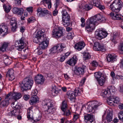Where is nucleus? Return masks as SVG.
<instances>
[{
  "mask_svg": "<svg viewBox=\"0 0 123 123\" xmlns=\"http://www.w3.org/2000/svg\"><path fill=\"white\" fill-rule=\"evenodd\" d=\"M68 98H69L71 100H72L73 99L75 98V96L74 94V92L72 91H68L67 93Z\"/></svg>",
  "mask_w": 123,
  "mask_h": 123,
  "instance_id": "nucleus-33",
  "label": "nucleus"
},
{
  "mask_svg": "<svg viewBox=\"0 0 123 123\" xmlns=\"http://www.w3.org/2000/svg\"><path fill=\"white\" fill-rule=\"evenodd\" d=\"M115 88L114 86H111L108 89L109 92H110V93L111 92H114L115 91V90L114 89Z\"/></svg>",
  "mask_w": 123,
  "mask_h": 123,
  "instance_id": "nucleus-56",
  "label": "nucleus"
},
{
  "mask_svg": "<svg viewBox=\"0 0 123 123\" xmlns=\"http://www.w3.org/2000/svg\"><path fill=\"white\" fill-rule=\"evenodd\" d=\"M18 13L17 14L18 15H20L22 14L24 12V10L23 8H18Z\"/></svg>",
  "mask_w": 123,
  "mask_h": 123,
  "instance_id": "nucleus-50",
  "label": "nucleus"
},
{
  "mask_svg": "<svg viewBox=\"0 0 123 123\" xmlns=\"http://www.w3.org/2000/svg\"><path fill=\"white\" fill-rule=\"evenodd\" d=\"M110 92H109L108 89L105 90H103L101 93V95L103 97H107L108 98L109 96H111L110 95Z\"/></svg>",
  "mask_w": 123,
  "mask_h": 123,
  "instance_id": "nucleus-27",
  "label": "nucleus"
},
{
  "mask_svg": "<svg viewBox=\"0 0 123 123\" xmlns=\"http://www.w3.org/2000/svg\"><path fill=\"white\" fill-rule=\"evenodd\" d=\"M117 36V33L116 32H114L113 35V36L112 37V38H111L112 40V41L113 42H114V41L116 40V39Z\"/></svg>",
  "mask_w": 123,
  "mask_h": 123,
  "instance_id": "nucleus-52",
  "label": "nucleus"
},
{
  "mask_svg": "<svg viewBox=\"0 0 123 123\" xmlns=\"http://www.w3.org/2000/svg\"><path fill=\"white\" fill-rule=\"evenodd\" d=\"M25 43L24 39L21 38L18 41H16L15 43V45L16 48V49L19 51H21L24 47Z\"/></svg>",
  "mask_w": 123,
  "mask_h": 123,
  "instance_id": "nucleus-13",
  "label": "nucleus"
},
{
  "mask_svg": "<svg viewBox=\"0 0 123 123\" xmlns=\"http://www.w3.org/2000/svg\"><path fill=\"white\" fill-rule=\"evenodd\" d=\"M79 117V115L78 114H74V115L73 119L74 121L76 120Z\"/></svg>",
  "mask_w": 123,
  "mask_h": 123,
  "instance_id": "nucleus-55",
  "label": "nucleus"
},
{
  "mask_svg": "<svg viewBox=\"0 0 123 123\" xmlns=\"http://www.w3.org/2000/svg\"><path fill=\"white\" fill-rule=\"evenodd\" d=\"M62 15V21L63 25L65 26L70 24L69 15L68 13L66 10H63L61 12Z\"/></svg>",
  "mask_w": 123,
  "mask_h": 123,
  "instance_id": "nucleus-6",
  "label": "nucleus"
},
{
  "mask_svg": "<svg viewBox=\"0 0 123 123\" xmlns=\"http://www.w3.org/2000/svg\"><path fill=\"white\" fill-rule=\"evenodd\" d=\"M8 43L7 42H4L1 47H0V50L2 52H5L8 46Z\"/></svg>",
  "mask_w": 123,
  "mask_h": 123,
  "instance_id": "nucleus-34",
  "label": "nucleus"
},
{
  "mask_svg": "<svg viewBox=\"0 0 123 123\" xmlns=\"http://www.w3.org/2000/svg\"><path fill=\"white\" fill-rule=\"evenodd\" d=\"M96 25L93 22H91V20L89 19L87 21V23L85 26L86 31L88 33H91L95 29Z\"/></svg>",
  "mask_w": 123,
  "mask_h": 123,
  "instance_id": "nucleus-10",
  "label": "nucleus"
},
{
  "mask_svg": "<svg viewBox=\"0 0 123 123\" xmlns=\"http://www.w3.org/2000/svg\"><path fill=\"white\" fill-rule=\"evenodd\" d=\"M6 77L8 78L9 80H12L15 78L14 75V71L12 69L9 70L6 74Z\"/></svg>",
  "mask_w": 123,
  "mask_h": 123,
  "instance_id": "nucleus-18",
  "label": "nucleus"
},
{
  "mask_svg": "<svg viewBox=\"0 0 123 123\" xmlns=\"http://www.w3.org/2000/svg\"><path fill=\"white\" fill-rule=\"evenodd\" d=\"M34 81L31 76L25 78L21 84L20 87L22 91H26L30 89L33 85Z\"/></svg>",
  "mask_w": 123,
  "mask_h": 123,
  "instance_id": "nucleus-3",
  "label": "nucleus"
},
{
  "mask_svg": "<svg viewBox=\"0 0 123 123\" xmlns=\"http://www.w3.org/2000/svg\"><path fill=\"white\" fill-rule=\"evenodd\" d=\"M64 112V115L66 116H68L71 114V113L69 110L66 109Z\"/></svg>",
  "mask_w": 123,
  "mask_h": 123,
  "instance_id": "nucleus-48",
  "label": "nucleus"
},
{
  "mask_svg": "<svg viewBox=\"0 0 123 123\" xmlns=\"http://www.w3.org/2000/svg\"><path fill=\"white\" fill-rule=\"evenodd\" d=\"M86 68V66H83L82 67H76L75 68L74 72L77 75L82 74L85 72V69Z\"/></svg>",
  "mask_w": 123,
  "mask_h": 123,
  "instance_id": "nucleus-14",
  "label": "nucleus"
},
{
  "mask_svg": "<svg viewBox=\"0 0 123 123\" xmlns=\"http://www.w3.org/2000/svg\"><path fill=\"white\" fill-rule=\"evenodd\" d=\"M55 104L54 101H50V99H46L44 100L43 103V107L47 109V110L45 111V113L48 114L53 113L54 112V109L53 106Z\"/></svg>",
  "mask_w": 123,
  "mask_h": 123,
  "instance_id": "nucleus-4",
  "label": "nucleus"
},
{
  "mask_svg": "<svg viewBox=\"0 0 123 123\" xmlns=\"http://www.w3.org/2000/svg\"><path fill=\"white\" fill-rule=\"evenodd\" d=\"M9 104V100H8L7 98H5L0 103V107L2 108L6 107L8 106Z\"/></svg>",
  "mask_w": 123,
  "mask_h": 123,
  "instance_id": "nucleus-31",
  "label": "nucleus"
},
{
  "mask_svg": "<svg viewBox=\"0 0 123 123\" xmlns=\"http://www.w3.org/2000/svg\"><path fill=\"white\" fill-rule=\"evenodd\" d=\"M114 100L115 104H118L120 102V100L118 97H115L114 96Z\"/></svg>",
  "mask_w": 123,
  "mask_h": 123,
  "instance_id": "nucleus-51",
  "label": "nucleus"
},
{
  "mask_svg": "<svg viewBox=\"0 0 123 123\" xmlns=\"http://www.w3.org/2000/svg\"><path fill=\"white\" fill-rule=\"evenodd\" d=\"M61 92V90L53 88L52 90V94L53 96H56L60 92Z\"/></svg>",
  "mask_w": 123,
  "mask_h": 123,
  "instance_id": "nucleus-36",
  "label": "nucleus"
},
{
  "mask_svg": "<svg viewBox=\"0 0 123 123\" xmlns=\"http://www.w3.org/2000/svg\"><path fill=\"white\" fill-rule=\"evenodd\" d=\"M43 3H45L47 4L49 8H50L51 6V0H43Z\"/></svg>",
  "mask_w": 123,
  "mask_h": 123,
  "instance_id": "nucleus-44",
  "label": "nucleus"
},
{
  "mask_svg": "<svg viewBox=\"0 0 123 123\" xmlns=\"http://www.w3.org/2000/svg\"><path fill=\"white\" fill-rule=\"evenodd\" d=\"M85 45L84 42H79L75 45L74 48L78 50H80L84 48Z\"/></svg>",
  "mask_w": 123,
  "mask_h": 123,
  "instance_id": "nucleus-20",
  "label": "nucleus"
},
{
  "mask_svg": "<svg viewBox=\"0 0 123 123\" xmlns=\"http://www.w3.org/2000/svg\"><path fill=\"white\" fill-rule=\"evenodd\" d=\"M93 49L97 51H104L105 50V48L104 45L97 42L94 43Z\"/></svg>",
  "mask_w": 123,
  "mask_h": 123,
  "instance_id": "nucleus-15",
  "label": "nucleus"
},
{
  "mask_svg": "<svg viewBox=\"0 0 123 123\" xmlns=\"http://www.w3.org/2000/svg\"><path fill=\"white\" fill-rule=\"evenodd\" d=\"M3 7L4 11L6 12L7 13L9 12L11 9V6L7 5L4 4L3 5Z\"/></svg>",
  "mask_w": 123,
  "mask_h": 123,
  "instance_id": "nucleus-39",
  "label": "nucleus"
},
{
  "mask_svg": "<svg viewBox=\"0 0 123 123\" xmlns=\"http://www.w3.org/2000/svg\"><path fill=\"white\" fill-rule=\"evenodd\" d=\"M28 22L30 23L34 22L35 21V18L33 17H31L27 19Z\"/></svg>",
  "mask_w": 123,
  "mask_h": 123,
  "instance_id": "nucleus-47",
  "label": "nucleus"
},
{
  "mask_svg": "<svg viewBox=\"0 0 123 123\" xmlns=\"http://www.w3.org/2000/svg\"><path fill=\"white\" fill-rule=\"evenodd\" d=\"M70 53L69 52H65V53H64L63 54V55L65 58H67L68 55H70Z\"/></svg>",
  "mask_w": 123,
  "mask_h": 123,
  "instance_id": "nucleus-62",
  "label": "nucleus"
},
{
  "mask_svg": "<svg viewBox=\"0 0 123 123\" xmlns=\"http://www.w3.org/2000/svg\"><path fill=\"white\" fill-rule=\"evenodd\" d=\"M34 80L36 83L38 84H43L44 81L43 76L40 74H38L35 77Z\"/></svg>",
  "mask_w": 123,
  "mask_h": 123,
  "instance_id": "nucleus-16",
  "label": "nucleus"
},
{
  "mask_svg": "<svg viewBox=\"0 0 123 123\" xmlns=\"http://www.w3.org/2000/svg\"><path fill=\"white\" fill-rule=\"evenodd\" d=\"M47 76L50 78H53V74L51 73H49L47 74Z\"/></svg>",
  "mask_w": 123,
  "mask_h": 123,
  "instance_id": "nucleus-64",
  "label": "nucleus"
},
{
  "mask_svg": "<svg viewBox=\"0 0 123 123\" xmlns=\"http://www.w3.org/2000/svg\"><path fill=\"white\" fill-rule=\"evenodd\" d=\"M11 25L12 27H11L12 31V32H15L17 28V24L16 21L15 20L13 21L12 20H11L10 21Z\"/></svg>",
  "mask_w": 123,
  "mask_h": 123,
  "instance_id": "nucleus-26",
  "label": "nucleus"
},
{
  "mask_svg": "<svg viewBox=\"0 0 123 123\" xmlns=\"http://www.w3.org/2000/svg\"><path fill=\"white\" fill-rule=\"evenodd\" d=\"M66 45L64 43H60L51 48V50L53 53L61 52L66 49Z\"/></svg>",
  "mask_w": 123,
  "mask_h": 123,
  "instance_id": "nucleus-7",
  "label": "nucleus"
},
{
  "mask_svg": "<svg viewBox=\"0 0 123 123\" xmlns=\"http://www.w3.org/2000/svg\"><path fill=\"white\" fill-rule=\"evenodd\" d=\"M63 28L61 27H59L58 29H54L52 31V36L55 38L59 37L63 35Z\"/></svg>",
  "mask_w": 123,
  "mask_h": 123,
  "instance_id": "nucleus-8",
  "label": "nucleus"
},
{
  "mask_svg": "<svg viewBox=\"0 0 123 123\" xmlns=\"http://www.w3.org/2000/svg\"><path fill=\"white\" fill-rule=\"evenodd\" d=\"M27 118L29 119L32 121L34 118L33 117V111L29 109L27 110Z\"/></svg>",
  "mask_w": 123,
  "mask_h": 123,
  "instance_id": "nucleus-29",
  "label": "nucleus"
},
{
  "mask_svg": "<svg viewBox=\"0 0 123 123\" xmlns=\"http://www.w3.org/2000/svg\"><path fill=\"white\" fill-rule=\"evenodd\" d=\"M6 34L8 33V29L7 26L5 24L2 23L0 25V34L2 33Z\"/></svg>",
  "mask_w": 123,
  "mask_h": 123,
  "instance_id": "nucleus-17",
  "label": "nucleus"
},
{
  "mask_svg": "<svg viewBox=\"0 0 123 123\" xmlns=\"http://www.w3.org/2000/svg\"><path fill=\"white\" fill-rule=\"evenodd\" d=\"M91 20V22H93L95 23V24L97 25L99 22L104 21L105 20V18L101 16L100 15L98 14L95 15L94 17L89 19Z\"/></svg>",
  "mask_w": 123,
  "mask_h": 123,
  "instance_id": "nucleus-11",
  "label": "nucleus"
},
{
  "mask_svg": "<svg viewBox=\"0 0 123 123\" xmlns=\"http://www.w3.org/2000/svg\"><path fill=\"white\" fill-rule=\"evenodd\" d=\"M18 8L15 7L12 9L13 12L15 14H17L18 13Z\"/></svg>",
  "mask_w": 123,
  "mask_h": 123,
  "instance_id": "nucleus-59",
  "label": "nucleus"
},
{
  "mask_svg": "<svg viewBox=\"0 0 123 123\" xmlns=\"http://www.w3.org/2000/svg\"><path fill=\"white\" fill-rule=\"evenodd\" d=\"M77 60L78 59L77 56H74L72 58L70 59L67 61V63L69 65L71 66L74 65L76 64Z\"/></svg>",
  "mask_w": 123,
  "mask_h": 123,
  "instance_id": "nucleus-21",
  "label": "nucleus"
},
{
  "mask_svg": "<svg viewBox=\"0 0 123 123\" xmlns=\"http://www.w3.org/2000/svg\"><path fill=\"white\" fill-rule=\"evenodd\" d=\"M100 104L98 101L91 102L87 107V111L92 114H87L84 116V121L86 123H92L93 121V114L97 109L98 107Z\"/></svg>",
  "mask_w": 123,
  "mask_h": 123,
  "instance_id": "nucleus-1",
  "label": "nucleus"
},
{
  "mask_svg": "<svg viewBox=\"0 0 123 123\" xmlns=\"http://www.w3.org/2000/svg\"><path fill=\"white\" fill-rule=\"evenodd\" d=\"M90 58V55L88 52L85 53L83 55V60H88Z\"/></svg>",
  "mask_w": 123,
  "mask_h": 123,
  "instance_id": "nucleus-43",
  "label": "nucleus"
},
{
  "mask_svg": "<svg viewBox=\"0 0 123 123\" xmlns=\"http://www.w3.org/2000/svg\"><path fill=\"white\" fill-rule=\"evenodd\" d=\"M115 79H118L120 80L123 81V76L116 74L115 75Z\"/></svg>",
  "mask_w": 123,
  "mask_h": 123,
  "instance_id": "nucleus-49",
  "label": "nucleus"
},
{
  "mask_svg": "<svg viewBox=\"0 0 123 123\" xmlns=\"http://www.w3.org/2000/svg\"><path fill=\"white\" fill-rule=\"evenodd\" d=\"M119 49L122 51H123V42L120 43L119 46Z\"/></svg>",
  "mask_w": 123,
  "mask_h": 123,
  "instance_id": "nucleus-61",
  "label": "nucleus"
},
{
  "mask_svg": "<svg viewBox=\"0 0 123 123\" xmlns=\"http://www.w3.org/2000/svg\"><path fill=\"white\" fill-rule=\"evenodd\" d=\"M94 76L97 80L100 78L101 77H104L102 74L101 73L98 72L95 73Z\"/></svg>",
  "mask_w": 123,
  "mask_h": 123,
  "instance_id": "nucleus-41",
  "label": "nucleus"
},
{
  "mask_svg": "<svg viewBox=\"0 0 123 123\" xmlns=\"http://www.w3.org/2000/svg\"><path fill=\"white\" fill-rule=\"evenodd\" d=\"M85 7L86 10H89L92 8L93 5L92 4H87L85 6Z\"/></svg>",
  "mask_w": 123,
  "mask_h": 123,
  "instance_id": "nucleus-45",
  "label": "nucleus"
},
{
  "mask_svg": "<svg viewBox=\"0 0 123 123\" xmlns=\"http://www.w3.org/2000/svg\"><path fill=\"white\" fill-rule=\"evenodd\" d=\"M22 97L21 93L18 92H13L11 96V98L16 100Z\"/></svg>",
  "mask_w": 123,
  "mask_h": 123,
  "instance_id": "nucleus-24",
  "label": "nucleus"
},
{
  "mask_svg": "<svg viewBox=\"0 0 123 123\" xmlns=\"http://www.w3.org/2000/svg\"><path fill=\"white\" fill-rule=\"evenodd\" d=\"M3 56V61L5 64L6 65H10L12 62V58L9 57L6 55H4Z\"/></svg>",
  "mask_w": 123,
  "mask_h": 123,
  "instance_id": "nucleus-22",
  "label": "nucleus"
},
{
  "mask_svg": "<svg viewBox=\"0 0 123 123\" xmlns=\"http://www.w3.org/2000/svg\"><path fill=\"white\" fill-rule=\"evenodd\" d=\"M99 84L102 86L104 84L105 81V79L104 77H101L100 79L97 80Z\"/></svg>",
  "mask_w": 123,
  "mask_h": 123,
  "instance_id": "nucleus-42",
  "label": "nucleus"
},
{
  "mask_svg": "<svg viewBox=\"0 0 123 123\" xmlns=\"http://www.w3.org/2000/svg\"><path fill=\"white\" fill-rule=\"evenodd\" d=\"M74 36V35L73 32L68 33L67 35V38L70 40L72 39L73 38Z\"/></svg>",
  "mask_w": 123,
  "mask_h": 123,
  "instance_id": "nucleus-46",
  "label": "nucleus"
},
{
  "mask_svg": "<svg viewBox=\"0 0 123 123\" xmlns=\"http://www.w3.org/2000/svg\"><path fill=\"white\" fill-rule=\"evenodd\" d=\"M111 17L114 20H120L121 19V15L116 13L115 14L113 12H111L110 14Z\"/></svg>",
  "mask_w": 123,
  "mask_h": 123,
  "instance_id": "nucleus-25",
  "label": "nucleus"
},
{
  "mask_svg": "<svg viewBox=\"0 0 123 123\" xmlns=\"http://www.w3.org/2000/svg\"><path fill=\"white\" fill-rule=\"evenodd\" d=\"M15 3L16 5L18 6L21 5V2L22 0H14Z\"/></svg>",
  "mask_w": 123,
  "mask_h": 123,
  "instance_id": "nucleus-53",
  "label": "nucleus"
},
{
  "mask_svg": "<svg viewBox=\"0 0 123 123\" xmlns=\"http://www.w3.org/2000/svg\"><path fill=\"white\" fill-rule=\"evenodd\" d=\"M92 65L94 67H96L98 66V64L96 61H93L91 63Z\"/></svg>",
  "mask_w": 123,
  "mask_h": 123,
  "instance_id": "nucleus-54",
  "label": "nucleus"
},
{
  "mask_svg": "<svg viewBox=\"0 0 123 123\" xmlns=\"http://www.w3.org/2000/svg\"><path fill=\"white\" fill-rule=\"evenodd\" d=\"M37 14L40 17L46 16L48 17L47 18L50 17L51 15L49 14V12L45 8H42L41 7L38 8L37 10Z\"/></svg>",
  "mask_w": 123,
  "mask_h": 123,
  "instance_id": "nucleus-9",
  "label": "nucleus"
},
{
  "mask_svg": "<svg viewBox=\"0 0 123 123\" xmlns=\"http://www.w3.org/2000/svg\"><path fill=\"white\" fill-rule=\"evenodd\" d=\"M33 41L39 44V47L42 49H44L47 48L49 43L48 39L45 37L44 33L41 31L37 32Z\"/></svg>",
  "mask_w": 123,
  "mask_h": 123,
  "instance_id": "nucleus-2",
  "label": "nucleus"
},
{
  "mask_svg": "<svg viewBox=\"0 0 123 123\" xmlns=\"http://www.w3.org/2000/svg\"><path fill=\"white\" fill-rule=\"evenodd\" d=\"M86 79L85 78H83L80 81L79 85L80 86H82L84 84L86 80Z\"/></svg>",
  "mask_w": 123,
  "mask_h": 123,
  "instance_id": "nucleus-60",
  "label": "nucleus"
},
{
  "mask_svg": "<svg viewBox=\"0 0 123 123\" xmlns=\"http://www.w3.org/2000/svg\"><path fill=\"white\" fill-rule=\"evenodd\" d=\"M20 112L19 110H17L15 109H14L12 111H11L8 112L7 114V115L9 116H17L19 115Z\"/></svg>",
  "mask_w": 123,
  "mask_h": 123,
  "instance_id": "nucleus-23",
  "label": "nucleus"
},
{
  "mask_svg": "<svg viewBox=\"0 0 123 123\" xmlns=\"http://www.w3.org/2000/svg\"><path fill=\"white\" fill-rule=\"evenodd\" d=\"M37 90H35L32 91V92L31 95L32 96H36L37 93Z\"/></svg>",
  "mask_w": 123,
  "mask_h": 123,
  "instance_id": "nucleus-57",
  "label": "nucleus"
},
{
  "mask_svg": "<svg viewBox=\"0 0 123 123\" xmlns=\"http://www.w3.org/2000/svg\"><path fill=\"white\" fill-rule=\"evenodd\" d=\"M122 2L119 0H115L110 5V9L116 13L118 12L122 6Z\"/></svg>",
  "mask_w": 123,
  "mask_h": 123,
  "instance_id": "nucleus-5",
  "label": "nucleus"
},
{
  "mask_svg": "<svg viewBox=\"0 0 123 123\" xmlns=\"http://www.w3.org/2000/svg\"><path fill=\"white\" fill-rule=\"evenodd\" d=\"M112 113L111 111H108V114L106 118V120L108 122L112 121Z\"/></svg>",
  "mask_w": 123,
  "mask_h": 123,
  "instance_id": "nucleus-32",
  "label": "nucleus"
},
{
  "mask_svg": "<svg viewBox=\"0 0 123 123\" xmlns=\"http://www.w3.org/2000/svg\"><path fill=\"white\" fill-rule=\"evenodd\" d=\"M95 33L96 35V37L99 40L105 37L108 35L106 31L101 30H96L95 32Z\"/></svg>",
  "mask_w": 123,
  "mask_h": 123,
  "instance_id": "nucleus-12",
  "label": "nucleus"
},
{
  "mask_svg": "<svg viewBox=\"0 0 123 123\" xmlns=\"http://www.w3.org/2000/svg\"><path fill=\"white\" fill-rule=\"evenodd\" d=\"M39 99L37 96L32 97L31 98L30 100L29 101V103L31 105H33L36 103H38L39 102Z\"/></svg>",
  "mask_w": 123,
  "mask_h": 123,
  "instance_id": "nucleus-30",
  "label": "nucleus"
},
{
  "mask_svg": "<svg viewBox=\"0 0 123 123\" xmlns=\"http://www.w3.org/2000/svg\"><path fill=\"white\" fill-rule=\"evenodd\" d=\"M30 97L29 95H25L24 96V98L25 100H27L29 99Z\"/></svg>",
  "mask_w": 123,
  "mask_h": 123,
  "instance_id": "nucleus-63",
  "label": "nucleus"
},
{
  "mask_svg": "<svg viewBox=\"0 0 123 123\" xmlns=\"http://www.w3.org/2000/svg\"><path fill=\"white\" fill-rule=\"evenodd\" d=\"M93 5L98 8L100 10H102L105 9L104 6L101 5L99 0H93Z\"/></svg>",
  "mask_w": 123,
  "mask_h": 123,
  "instance_id": "nucleus-19",
  "label": "nucleus"
},
{
  "mask_svg": "<svg viewBox=\"0 0 123 123\" xmlns=\"http://www.w3.org/2000/svg\"><path fill=\"white\" fill-rule=\"evenodd\" d=\"M117 56L115 55H112L111 54L109 55L107 57V60L108 62H111L112 63L114 62L116 60Z\"/></svg>",
  "mask_w": 123,
  "mask_h": 123,
  "instance_id": "nucleus-28",
  "label": "nucleus"
},
{
  "mask_svg": "<svg viewBox=\"0 0 123 123\" xmlns=\"http://www.w3.org/2000/svg\"><path fill=\"white\" fill-rule=\"evenodd\" d=\"M67 105L66 102L64 101H63L62 105L61 106V109L62 111H64L67 109Z\"/></svg>",
  "mask_w": 123,
  "mask_h": 123,
  "instance_id": "nucleus-40",
  "label": "nucleus"
},
{
  "mask_svg": "<svg viewBox=\"0 0 123 123\" xmlns=\"http://www.w3.org/2000/svg\"><path fill=\"white\" fill-rule=\"evenodd\" d=\"M118 117L119 119H121L123 117V111H121L118 114Z\"/></svg>",
  "mask_w": 123,
  "mask_h": 123,
  "instance_id": "nucleus-58",
  "label": "nucleus"
},
{
  "mask_svg": "<svg viewBox=\"0 0 123 123\" xmlns=\"http://www.w3.org/2000/svg\"><path fill=\"white\" fill-rule=\"evenodd\" d=\"M107 103L110 105H114V96H111L108 98L107 99Z\"/></svg>",
  "mask_w": 123,
  "mask_h": 123,
  "instance_id": "nucleus-35",
  "label": "nucleus"
},
{
  "mask_svg": "<svg viewBox=\"0 0 123 123\" xmlns=\"http://www.w3.org/2000/svg\"><path fill=\"white\" fill-rule=\"evenodd\" d=\"M82 92L81 89L78 88L75 89V90L73 92L74 93V94L75 97L77 96H80L81 95V92Z\"/></svg>",
  "mask_w": 123,
  "mask_h": 123,
  "instance_id": "nucleus-38",
  "label": "nucleus"
},
{
  "mask_svg": "<svg viewBox=\"0 0 123 123\" xmlns=\"http://www.w3.org/2000/svg\"><path fill=\"white\" fill-rule=\"evenodd\" d=\"M11 106L12 108L14 109L17 110H19L20 112V109L21 108V106L19 104H17L16 105H15L14 103H13L11 104Z\"/></svg>",
  "mask_w": 123,
  "mask_h": 123,
  "instance_id": "nucleus-37",
  "label": "nucleus"
}]
</instances>
